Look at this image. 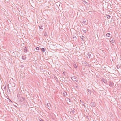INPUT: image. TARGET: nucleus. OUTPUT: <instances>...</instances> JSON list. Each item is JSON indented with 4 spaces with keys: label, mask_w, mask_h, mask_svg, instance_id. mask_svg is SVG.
<instances>
[{
    "label": "nucleus",
    "mask_w": 121,
    "mask_h": 121,
    "mask_svg": "<svg viewBox=\"0 0 121 121\" xmlns=\"http://www.w3.org/2000/svg\"><path fill=\"white\" fill-rule=\"evenodd\" d=\"M83 31L84 32H85V33H86V30H83Z\"/></svg>",
    "instance_id": "c85d7f7f"
},
{
    "label": "nucleus",
    "mask_w": 121,
    "mask_h": 121,
    "mask_svg": "<svg viewBox=\"0 0 121 121\" xmlns=\"http://www.w3.org/2000/svg\"><path fill=\"white\" fill-rule=\"evenodd\" d=\"M118 67H119V66H118V67H117V68H119Z\"/></svg>",
    "instance_id": "c9c22d12"
},
{
    "label": "nucleus",
    "mask_w": 121,
    "mask_h": 121,
    "mask_svg": "<svg viewBox=\"0 0 121 121\" xmlns=\"http://www.w3.org/2000/svg\"><path fill=\"white\" fill-rule=\"evenodd\" d=\"M111 35L110 34V33H107L106 35V36L108 37H110V35Z\"/></svg>",
    "instance_id": "9d476101"
},
{
    "label": "nucleus",
    "mask_w": 121,
    "mask_h": 121,
    "mask_svg": "<svg viewBox=\"0 0 121 121\" xmlns=\"http://www.w3.org/2000/svg\"><path fill=\"white\" fill-rule=\"evenodd\" d=\"M39 121H44L43 120H42L41 119H39Z\"/></svg>",
    "instance_id": "4be33fe9"
},
{
    "label": "nucleus",
    "mask_w": 121,
    "mask_h": 121,
    "mask_svg": "<svg viewBox=\"0 0 121 121\" xmlns=\"http://www.w3.org/2000/svg\"><path fill=\"white\" fill-rule=\"evenodd\" d=\"M119 67H120V66H119V68H119Z\"/></svg>",
    "instance_id": "f704fd0d"
},
{
    "label": "nucleus",
    "mask_w": 121,
    "mask_h": 121,
    "mask_svg": "<svg viewBox=\"0 0 121 121\" xmlns=\"http://www.w3.org/2000/svg\"><path fill=\"white\" fill-rule=\"evenodd\" d=\"M47 33H46V32H45V33H44V35L45 36H47Z\"/></svg>",
    "instance_id": "412c9836"
},
{
    "label": "nucleus",
    "mask_w": 121,
    "mask_h": 121,
    "mask_svg": "<svg viewBox=\"0 0 121 121\" xmlns=\"http://www.w3.org/2000/svg\"><path fill=\"white\" fill-rule=\"evenodd\" d=\"M77 78L75 76H73V77H72L71 78L72 80L73 81H76V82H78V80H76Z\"/></svg>",
    "instance_id": "f257e3e1"
},
{
    "label": "nucleus",
    "mask_w": 121,
    "mask_h": 121,
    "mask_svg": "<svg viewBox=\"0 0 121 121\" xmlns=\"http://www.w3.org/2000/svg\"><path fill=\"white\" fill-rule=\"evenodd\" d=\"M63 95L64 96H66L67 95V92L65 91H64L63 94Z\"/></svg>",
    "instance_id": "0eeeda50"
},
{
    "label": "nucleus",
    "mask_w": 121,
    "mask_h": 121,
    "mask_svg": "<svg viewBox=\"0 0 121 121\" xmlns=\"http://www.w3.org/2000/svg\"><path fill=\"white\" fill-rule=\"evenodd\" d=\"M86 63H87V64H88V65H89V64L87 62H86Z\"/></svg>",
    "instance_id": "473e14b6"
},
{
    "label": "nucleus",
    "mask_w": 121,
    "mask_h": 121,
    "mask_svg": "<svg viewBox=\"0 0 121 121\" xmlns=\"http://www.w3.org/2000/svg\"><path fill=\"white\" fill-rule=\"evenodd\" d=\"M4 88H5H5H6V86H5V87H4Z\"/></svg>",
    "instance_id": "72a5a7b5"
},
{
    "label": "nucleus",
    "mask_w": 121,
    "mask_h": 121,
    "mask_svg": "<svg viewBox=\"0 0 121 121\" xmlns=\"http://www.w3.org/2000/svg\"><path fill=\"white\" fill-rule=\"evenodd\" d=\"M83 3L84 4H85L87 5L88 4L87 2L85 1H83Z\"/></svg>",
    "instance_id": "f8f14e48"
},
{
    "label": "nucleus",
    "mask_w": 121,
    "mask_h": 121,
    "mask_svg": "<svg viewBox=\"0 0 121 121\" xmlns=\"http://www.w3.org/2000/svg\"><path fill=\"white\" fill-rule=\"evenodd\" d=\"M87 91L90 93V95L91 94V90H90L89 89H87Z\"/></svg>",
    "instance_id": "1a4fd4ad"
},
{
    "label": "nucleus",
    "mask_w": 121,
    "mask_h": 121,
    "mask_svg": "<svg viewBox=\"0 0 121 121\" xmlns=\"http://www.w3.org/2000/svg\"><path fill=\"white\" fill-rule=\"evenodd\" d=\"M86 117L87 119H89V116H86Z\"/></svg>",
    "instance_id": "5701e85b"
},
{
    "label": "nucleus",
    "mask_w": 121,
    "mask_h": 121,
    "mask_svg": "<svg viewBox=\"0 0 121 121\" xmlns=\"http://www.w3.org/2000/svg\"><path fill=\"white\" fill-rule=\"evenodd\" d=\"M41 51L42 52H45V49L43 48H41Z\"/></svg>",
    "instance_id": "ddd939ff"
},
{
    "label": "nucleus",
    "mask_w": 121,
    "mask_h": 121,
    "mask_svg": "<svg viewBox=\"0 0 121 121\" xmlns=\"http://www.w3.org/2000/svg\"><path fill=\"white\" fill-rule=\"evenodd\" d=\"M87 55L89 58L91 57V55L90 54L88 53L87 54Z\"/></svg>",
    "instance_id": "a211bd4d"
},
{
    "label": "nucleus",
    "mask_w": 121,
    "mask_h": 121,
    "mask_svg": "<svg viewBox=\"0 0 121 121\" xmlns=\"http://www.w3.org/2000/svg\"><path fill=\"white\" fill-rule=\"evenodd\" d=\"M74 65V67L75 68H77V66L76 65Z\"/></svg>",
    "instance_id": "bb28decb"
},
{
    "label": "nucleus",
    "mask_w": 121,
    "mask_h": 121,
    "mask_svg": "<svg viewBox=\"0 0 121 121\" xmlns=\"http://www.w3.org/2000/svg\"><path fill=\"white\" fill-rule=\"evenodd\" d=\"M76 86H75V87L76 88H77V87H78V85L77 84V83H76Z\"/></svg>",
    "instance_id": "393cba45"
},
{
    "label": "nucleus",
    "mask_w": 121,
    "mask_h": 121,
    "mask_svg": "<svg viewBox=\"0 0 121 121\" xmlns=\"http://www.w3.org/2000/svg\"><path fill=\"white\" fill-rule=\"evenodd\" d=\"M82 23L85 25H86V21H84L82 22Z\"/></svg>",
    "instance_id": "f3484780"
},
{
    "label": "nucleus",
    "mask_w": 121,
    "mask_h": 121,
    "mask_svg": "<svg viewBox=\"0 0 121 121\" xmlns=\"http://www.w3.org/2000/svg\"><path fill=\"white\" fill-rule=\"evenodd\" d=\"M73 39H76V37L75 36H74V37H73Z\"/></svg>",
    "instance_id": "a878e982"
},
{
    "label": "nucleus",
    "mask_w": 121,
    "mask_h": 121,
    "mask_svg": "<svg viewBox=\"0 0 121 121\" xmlns=\"http://www.w3.org/2000/svg\"><path fill=\"white\" fill-rule=\"evenodd\" d=\"M107 18L110 19V16L109 15H107Z\"/></svg>",
    "instance_id": "6ab92c4d"
},
{
    "label": "nucleus",
    "mask_w": 121,
    "mask_h": 121,
    "mask_svg": "<svg viewBox=\"0 0 121 121\" xmlns=\"http://www.w3.org/2000/svg\"><path fill=\"white\" fill-rule=\"evenodd\" d=\"M101 80L104 83L106 84L107 83V81L104 78H102L101 79Z\"/></svg>",
    "instance_id": "39448f33"
},
{
    "label": "nucleus",
    "mask_w": 121,
    "mask_h": 121,
    "mask_svg": "<svg viewBox=\"0 0 121 121\" xmlns=\"http://www.w3.org/2000/svg\"><path fill=\"white\" fill-rule=\"evenodd\" d=\"M36 49L37 50H39V48L38 47H36Z\"/></svg>",
    "instance_id": "aec40b11"
},
{
    "label": "nucleus",
    "mask_w": 121,
    "mask_h": 121,
    "mask_svg": "<svg viewBox=\"0 0 121 121\" xmlns=\"http://www.w3.org/2000/svg\"><path fill=\"white\" fill-rule=\"evenodd\" d=\"M26 56H24L22 57V59L25 60L26 59Z\"/></svg>",
    "instance_id": "9b49d317"
},
{
    "label": "nucleus",
    "mask_w": 121,
    "mask_h": 121,
    "mask_svg": "<svg viewBox=\"0 0 121 121\" xmlns=\"http://www.w3.org/2000/svg\"><path fill=\"white\" fill-rule=\"evenodd\" d=\"M47 105L48 107H50L51 106L50 104L49 103H47Z\"/></svg>",
    "instance_id": "4468645a"
},
{
    "label": "nucleus",
    "mask_w": 121,
    "mask_h": 121,
    "mask_svg": "<svg viewBox=\"0 0 121 121\" xmlns=\"http://www.w3.org/2000/svg\"><path fill=\"white\" fill-rule=\"evenodd\" d=\"M24 52H27V49L26 47H25V48L24 49Z\"/></svg>",
    "instance_id": "423d86ee"
},
{
    "label": "nucleus",
    "mask_w": 121,
    "mask_h": 121,
    "mask_svg": "<svg viewBox=\"0 0 121 121\" xmlns=\"http://www.w3.org/2000/svg\"><path fill=\"white\" fill-rule=\"evenodd\" d=\"M43 26H39V28L41 30L43 29Z\"/></svg>",
    "instance_id": "dca6fc26"
},
{
    "label": "nucleus",
    "mask_w": 121,
    "mask_h": 121,
    "mask_svg": "<svg viewBox=\"0 0 121 121\" xmlns=\"http://www.w3.org/2000/svg\"><path fill=\"white\" fill-rule=\"evenodd\" d=\"M90 105L92 107H94L95 106V103L94 102H91L90 104Z\"/></svg>",
    "instance_id": "7ed1b4c3"
},
{
    "label": "nucleus",
    "mask_w": 121,
    "mask_h": 121,
    "mask_svg": "<svg viewBox=\"0 0 121 121\" xmlns=\"http://www.w3.org/2000/svg\"><path fill=\"white\" fill-rule=\"evenodd\" d=\"M8 86V90L9 91V92H10V91L9 88V86Z\"/></svg>",
    "instance_id": "cd10ccee"
},
{
    "label": "nucleus",
    "mask_w": 121,
    "mask_h": 121,
    "mask_svg": "<svg viewBox=\"0 0 121 121\" xmlns=\"http://www.w3.org/2000/svg\"><path fill=\"white\" fill-rule=\"evenodd\" d=\"M85 103H84L82 101V103H81V104H82L83 106H84V107H86V106L84 104Z\"/></svg>",
    "instance_id": "2eb2a0df"
},
{
    "label": "nucleus",
    "mask_w": 121,
    "mask_h": 121,
    "mask_svg": "<svg viewBox=\"0 0 121 121\" xmlns=\"http://www.w3.org/2000/svg\"><path fill=\"white\" fill-rule=\"evenodd\" d=\"M18 99L20 102H22L25 99L23 97H19L18 98Z\"/></svg>",
    "instance_id": "f03ea898"
},
{
    "label": "nucleus",
    "mask_w": 121,
    "mask_h": 121,
    "mask_svg": "<svg viewBox=\"0 0 121 121\" xmlns=\"http://www.w3.org/2000/svg\"><path fill=\"white\" fill-rule=\"evenodd\" d=\"M62 74L64 75H65V71H64L63 73Z\"/></svg>",
    "instance_id": "7c9ffc66"
},
{
    "label": "nucleus",
    "mask_w": 121,
    "mask_h": 121,
    "mask_svg": "<svg viewBox=\"0 0 121 121\" xmlns=\"http://www.w3.org/2000/svg\"><path fill=\"white\" fill-rule=\"evenodd\" d=\"M110 40H110V42L112 43H115V41L113 39H111Z\"/></svg>",
    "instance_id": "6e6552de"
},
{
    "label": "nucleus",
    "mask_w": 121,
    "mask_h": 121,
    "mask_svg": "<svg viewBox=\"0 0 121 121\" xmlns=\"http://www.w3.org/2000/svg\"><path fill=\"white\" fill-rule=\"evenodd\" d=\"M109 84L110 87H112L114 85V83L112 82H109Z\"/></svg>",
    "instance_id": "20e7f679"
},
{
    "label": "nucleus",
    "mask_w": 121,
    "mask_h": 121,
    "mask_svg": "<svg viewBox=\"0 0 121 121\" xmlns=\"http://www.w3.org/2000/svg\"><path fill=\"white\" fill-rule=\"evenodd\" d=\"M71 110H72V111H71L73 113L75 112L73 110H72V109H71Z\"/></svg>",
    "instance_id": "b1692460"
},
{
    "label": "nucleus",
    "mask_w": 121,
    "mask_h": 121,
    "mask_svg": "<svg viewBox=\"0 0 121 121\" xmlns=\"http://www.w3.org/2000/svg\"><path fill=\"white\" fill-rule=\"evenodd\" d=\"M69 99V101L70 102V99Z\"/></svg>",
    "instance_id": "2f4dec72"
},
{
    "label": "nucleus",
    "mask_w": 121,
    "mask_h": 121,
    "mask_svg": "<svg viewBox=\"0 0 121 121\" xmlns=\"http://www.w3.org/2000/svg\"><path fill=\"white\" fill-rule=\"evenodd\" d=\"M83 37H84V36H81V38L82 39V38H83Z\"/></svg>",
    "instance_id": "c756f323"
}]
</instances>
